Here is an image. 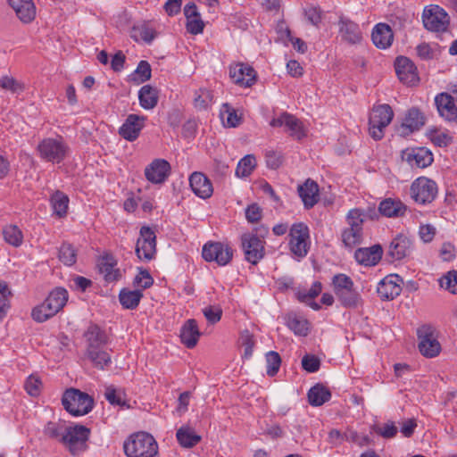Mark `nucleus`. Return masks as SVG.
<instances>
[{"label": "nucleus", "mask_w": 457, "mask_h": 457, "mask_svg": "<svg viewBox=\"0 0 457 457\" xmlns=\"http://www.w3.org/2000/svg\"><path fill=\"white\" fill-rule=\"evenodd\" d=\"M402 159L411 168L423 169L433 162L432 153L425 147L407 148L402 152Z\"/></svg>", "instance_id": "16"}, {"label": "nucleus", "mask_w": 457, "mask_h": 457, "mask_svg": "<svg viewBox=\"0 0 457 457\" xmlns=\"http://www.w3.org/2000/svg\"><path fill=\"white\" fill-rule=\"evenodd\" d=\"M256 166V159L253 154H247L237 163L236 175L238 178L248 177Z\"/></svg>", "instance_id": "45"}, {"label": "nucleus", "mask_w": 457, "mask_h": 457, "mask_svg": "<svg viewBox=\"0 0 457 457\" xmlns=\"http://www.w3.org/2000/svg\"><path fill=\"white\" fill-rule=\"evenodd\" d=\"M374 430L384 438H393L396 436L398 431L397 427L393 421H388L382 427H377Z\"/></svg>", "instance_id": "59"}, {"label": "nucleus", "mask_w": 457, "mask_h": 457, "mask_svg": "<svg viewBox=\"0 0 457 457\" xmlns=\"http://www.w3.org/2000/svg\"><path fill=\"white\" fill-rule=\"evenodd\" d=\"M302 366L306 371L313 373L319 370L320 367V361L315 355L306 354L302 359Z\"/></svg>", "instance_id": "57"}, {"label": "nucleus", "mask_w": 457, "mask_h": 457, "mask_svg": "<svg viewBox=\"0 0 457 457\" xmlns=\"http://www.w3.org/2000/svg\"><path fill=\"white\" fill-rule=\"evenodd\" d=\"M202 256L206 262H216L224 266L231 261L233 251L220 242H208L203 247Z\"/></svg>", "instance_id": "12"}, {"label": "nucleus", "mask_w": 457, "mask_h": 457, "mask_svg": "<svg viewBox=\"0 0 457 457\" xmlns=\"http://www.w3.org/2000/svg\"><path fill=\"white\" fill-rule=\"evenodd\" d=\"M86 356L93 363L94 367L99 370H104L112 362L110 353L104 348L86 350Z\"/></svg>", "instance_id": "39"}, {"label": "nucleus", "mask_w": 457, "mask_h": 457, "mask_svg": "<svg viewBox=\"0 0 457 457\" xmlns=\"http://www.w3.org/2000/svg\"><path fill=\"white\" fill-rule=\"evenodd\" d=\"M334 292L345 308H356L361 301L360 294L355 290L353 279L343 273L333 277Z\"/></svg>", "instance_id": "4"}, {"label": "nucleus", "mask_w": 457, "mask_h": 457, "mask_svg": "<svg viewBox=\"0 0 457 457\" xmlns=\"http://www.w3.org/2000/svg\"><path fill=\"white\" fill-rule=\"evenodd\" d=\"M394 112L389 104H380L373 107L369 119V131L371 137L380 140L384 137V129L392 121Z\"/></svg>", "instance_id": "7"}, {"label": "nucleus", "mask_w": 457, "mask_h": 457, "mask_svg": "<svg viewBox=\"0 0 457 457\" xmlns=\"http://www.w3.org/2000/svg\"><path fill=\"white\" fill-rule=\"evenodd\" d=\"M396 75L401 82L408 86H413L419 81L417 67L414 62L406 56H398L395 61Z\"/></svg>", "instance_id": "14"}, {"label": "nucleus", "mask_w": 457, "mask_h": 457, "mask_svg": "<svg viewBox=\"0 0 457 457\" xmlns=\"http://www.w3.org/2000/svg\"><path fill=\"white\" fill-rule=\"evenodd\" d=\"M55 313H50V309L46 308V303L36 306L31 312L33 320L37 322H44L54 316Z\"/></svg>", "instance_id": "54"}, {"label": "nucleus", "mask_w": 457, "mask_h": 457, "mask_svg": "<svg viewBox=\"0 0 457 457\" xmlns=\"http://www.w3.org/2000/svg\"><path fill=\"white\" fill-rule=\"evenodd\" d=\"M68 301V292L62 287L54 289L45 300L46 308L50 309V313L60 312Z\"/></svg>", "instance_id": "33"}, {"label": "nucleus", "mask_w": 457, "mask_h": 457, "mask_svg": "<svg viewBox=\"0 0 457 457\" xmlns=\"http://www.w3.org/2000/svg\"><path fill=\"white\" fill-rule=\"evenodd\" d=\"M342 242L347 248L353 249L354 246L360 245L363 239V231L358 228H345L343 229Z\"/></svg>", "instance_id": "40"}, {"label": "nucleus", "mask_w": 457, "mask_h": 457, "mask_svg": "<svg viewBox=\"0 0 457 457\" xmlns=\"http://www.w3.org/2000/svg\"><path fill=\"white\" fill-rule=\"evenodd\" d=\"M87 350L104 348L108 343L106 333L96 324H90L84 333Z\"/></svg>", "instance_id": "25"}, {"label": "nucleus", "mask_w": 457, "mask_h": 457, "mask_svg": "<svg viewBox=\"0 0 457 457\" xmlns=\"http://www.w3.org/2000/svg\"><path fill=\"white\" fill-rule=\"evenodd\" d=\"M17 17L23 23L31 22L36 17V6L32 0H7Z\"/></svg>", "instance_id": "28"}, {"label": "nucleus", "mask_w": 457, "mask_h": 457, "mask_svg": "<svg viewBox=\"0 0 457 457\" xmlns=\"http://www.w3.org/2000/svg\"><path fill=\"white\" fill-rule=\"evenodd\" d=\"M425 124L423 113L417 108L410 109L403 120L402 128L404 130L403 134L412 133L419 130Z\"/></svg>", "instance_id": "32"}, {"label": "nucleus", "mask_w": 457, "mask_h": 457, "mask_svg": "<svg viewBox=\"0 0 457 457\" xmlns=\"http://www.w3.org/2000/svg\"><path fill=\"white\" fill-rule=\"evenodd\" d=\"M145 116L129 114L119 129V134L128 141L132 142L136 140L145 126Z\"/></svg>", "instance_id": "20"}, {"label": "nucleus", "mask_w": 457, "mask_h": 457, "mask_svg": "<svg viewBox=\"0 0 457 457\" xmlns=\"http://www.w3.org/2000/svg\"><path fill=\"white\" fill-rule=\"evenodd\" d=\"M382 255L383 249L380 245L359 248L354 253L356 262L364 266H375L379 262Z\"/></svg>", "instance_id": "23"}, {"label": "nucleus", "mask_w": 457, "mask_h": 457, "mask_svg": "<svg viewBox=\"0 0 457 457\" xmlns=\"http://www.w3.org/2000/svg\"><path fill=\"white\" fill-rule=\"evenodd\" d=\"M50 203L54 213L59 218L67 215L69 197L62 191L56 190L50 197Z\"/></svg>", "instance_id": "38"}, {"label": "nucleus", "mask_w": 457, "mask_h": 457, "mask_svg": "<svg viewBox=\"0 0 457 457\" xmlns=\"http://www.w3.org/2000/svg\"><path fill=\"white\" fill-rule=\"evenodd\" d=\"M289 245L291 252L298 256L304 257L308 253L309 228L303 223H295L289 231Z\"/></svg>", "instance_id": "11"}, {"label": "nucleus", "mask_w": 457, "mask_h": 457, "mask_svg": "<svg viewBox=\"0 0 457 457\" xmlns=\"http://www.w3.org/2000/svg\"><path fill=\"white\" fill-rule=\"evenodd\" d=\"M41 381L40 379L34 376L30 375L24 385V388L27 393L31 396H37L40 393Z\"/></svg>", "instance_id": "58"}, {"label": "nucleus", "mask_w": 457, "mask_h": 457, "mask_svg": "<svg viewBox=\"0 0 457 457\" xmlns=\"http://www.w3.org/2000/svg\"><path fill=\"white\" fill-rule=\"evenodd\" d=\"M298 194L304 208L307 210L312 208L320 199L319 186L316 181L311 179H308L303 185L298 187Z\"/></svg>", "instance_id": "27"}, {"label": "nucleus", "mask_w": 457, "mask_h": 457, "mask_svg": "<svg viewBox=\"0 0 457 457\" xmlns=\"http://www.w3.org/2000/svg\"><path fill=\"white\" fill-rule=\"evenodd\" d=\"M304 14L308 21L315 27L322 21V12L319 7L310 6L304 10Z\"/></svg>", "instance_id": "60"}, {"label": "nucleus", "mask_w": 457, "mask_h": 457, "mask_svg": "<svg viewBox=\"0 0 457 457\" xmlns=\"http://www.w3.org/2000/svg\"><path fill=\"white\" fill-rule=\"evenodd\" d=\"M444 280L442 284L445 286V288L453 294H457V271H449Z\"/></svg>", "instance_id": "64"}, {"label": "nucleus", "mask_w": 457, "mask_h": 457, "mask_svg": "<svg viewBox=\"0 0 457 457\" xmlns=\"http://www.w3.org/2000/svg\"><path fill=\"white\" fill-rule=\"evenodd\" d=\"M134 285L141 289L149 288L154 284V278L145 269L140 268L134 278Z\"/></svg>", "instance_id": "53"}, {"label": "nucleus", "mask_w": 457, "mask_h": 457, "mask_svg": "<svg viewBox=\"0 0 457 457\" xmlns=\"http://www.w3.org/2000/svg\"><path fill=\"white\" fill-rule=\"evenodd\" d=\"M127 457H156L158 445L147 432H136L129 436L123 445Z\"/></svg>", "instance_id": "1"}, {"label": "nucleus", "mask_w": 457, "mask_h": 457, "mask_svg": "<svg viewBox=\"0 0 457 457\" xmlns=\"http://www.w3.org/2000/svg\"><path fill=\"white\" fill-rule=\"evenodd\" d=\"M177 439L179 445L185 448H191L201 441V436L197 435L190 426H182L177 430Z\"/></svg>", "instance_id": "35"}, {"label": "nucleus", "mask_w": 457, "mask_h": 457, "mask_svg": "<svg viewBox=\"0 0 457 457\" xmlns=\"http://www.w3.org/2000/svg\"><path fill=\"white\" fill-rule=\"evenodd\" d=\"M338 32L341 39L349 45H357L362 40L359 25L344 16H341L338 20Z\"/></svg>", "instance_id": "19"}, {"label": "nucleus", "mask_w": 457, "mask_h": 457, "mask_svg": "<svg viewBox=\"0 0 457 457\" xmlns=\"http://www.w3.org/2000/svg\"><path fill=\"white\" fill-rule=\"evenodd\" d=\"M348 228H358L363 231L364 212L361 209H351L346 215Z\"/></svg>", "instance_id": "47"}, {"label": "nucleus", "mask_w": 457, "mask_h": 457, "mask_svg": "<svg viewBox=\"0 0 457 457\" xmlns=\"http://www.w3.org/2000/svg\"><path fill=\"white\" fill-rule=\"evenodd\" d=\"M240 343L244 347V357L250 358L253 354L254 340L253 335H251L248 330H245L241 333Z\"/></svg>", "instance_id": "56"}, {"label": "nucleus", "mask_w": 457, "mask_h": 457, "mask_svg": "<svg viewBox=\"0 0 457 457\" xmlns=\"http://www.w3.org/2000/svg\"><path fill=\"white\" fill-rule=\"evenodd\" d=\"M130 37L136 42L145 41L150 43L154 39L155 32L146 25H138L132 28Z\"/></svg>", "instance_id": "43"}, {"label": "nucleus", "mask_w": 457, "mask_h": 457, "mask_svg": "<svg viewBox=\"0 0 457 457\" xmlns=\"http://www.w3.org/2000/svg\"><path fill=\"white\" fill-rule=\"evenodd\" d=\"M371 39L378 48L389 47L394 40V34L389 25L386 23L377 24L371 33Z\"/></svg>", "instance_id": "29"}, {"label": "nucleus", "mask_w": 457, "mask_h": 457, "mask_svg": "<svg viewBox=\"0 0 457 457\" xmlns=\"http://www.w3.org/2000/svg\"><path fill=\"white\" fill-rule=\"evenodd\" d=\"M37 150L41 159L53 163L62 162L69 153V146L62 137L44 138Z\"/></svg>", "instance_id": "6"}, {"label": "nucleus", "mask_w": 457, "mask_h": 457, "mask_svg": "<svg viewBox=\"0 0 457 457\" xmlns=\"http://www.w3.org/2000/svg\"><path fill=\"white\" fill-rule=\"evenodd\" d=\"M138 98L140 105L144 109H153L158 103V90L150 85H145L139 90Z\"/></svg>", "instance_id": "36"}, {"label": "nucleus", "mask_w": 457, "mask_h": 457, "mask_svg": "<svg viewBox=\"0 0 457 457\" xmlns=\"http://www.w3.org/2000/svg\"><path fill=\"white\" fill-rule=\"evenodd\" d=\"M406 210V205L398 199L386 198L378 205L379 212L388 218L402 217Z\"/></svg>", "instance_id": "31"}, {"label": "nucleus", "mask_w": 457, "mask_h": 457, "mask_svg": "<svg viewBox=\"0 0 457 457\" xmlns=\"http://www.w3.org/2000/svg\"><path fill=\"white\" fill-rule=\"evenodd\" d=\"M287 325L297 336L305 337L309 333V322L303 317L289 315Z\"/></svg>", "instance_id": "41"}, {"label": "nucleus", "mask_w": 457, "mask_h": 457, "mask_svg": "<svg viewBox=\"0 0 457 457\" xmlns=\"http://www.w3.org/2000/svg\"><path fill=\"white\" fill-rule=\"evenodd\" d=\"M151 66L146 61H140L135 73L139 76L140 82H145L151 78Z\"/></svg>", "instance_id": "61"}, {"label": "nucleus", "mask_w": 457, "mask_h": 457, "mask_svg": "<svg viewBox=\"0 0 457 457\" xmlns=\"http://www.w3.org/2000/svg\"><path fill=\"white\" fill-rule=\"evenodd\" d=\"M437 190V185L434 180L420 177L411 183L410 193L417 204H427L435 200Z\"/></svg>", "instance_id": "9"}, {"label": "nucleus", "mask_w": 457, "mask_h": 457, "mask_svg": "<svg viewBox=\"0 0 457 457\" xmlns=\"http://www.w3.org/2000/svg\"><path fill=\"white\" fill-rule=\"evenodd\" d=\"M321 289V283L316 281L312 284V287L308 291H299L297 293V299L302 303H308V301L313 300L315 297H317L320 294Z\"/></svg>", "instance_id": "52"}, {"label": "nucleus", "mask_w": 457, "mask_h": 457, "mask_svg": "<svg viewBox=\"0 0 457 457\" xmlns=\"http://www.w3.org/2000/svg\"><path fill=\"white\" fill-rule=\"evenodd\" d=\"M192 191L200 198L207 199L212 196L213 187L211 180L202 172H193L189 178Z\"/></svg>", "instance_id": "22"}, {"label": "nucleus", "mask_w": 457, "mask_h": 457, "mask_svg": "<svg viewBox=\"0 0 457 457\" xmlns=\"http://www.w3.org/2000/svg\"><path fill=\"white\" fill-rule=\"evenodd\" d=\"M287 120L286 122V128L290 132V135L296 139L303 138L305 134L303 132L302 124L298 119H296L294 115L289 114L287 116Z\"/></svg>", "instance_id": "51"}, {"label": "nucleus", "mask_w": 457, "mask_h": 457, "mask_svg": "<svg viewBox=\"0 0 457 457\" xmlns=\"http://www.w3.org/2000/svg\"><path fill=\"white\" fill-rule=\"evenodd\" d=\"M0 87L12 94H20L24 91V85L12 77L3 76L0 78Z\"/></svg>", "instance_id": "50"}, {"label": "nucleus", "mask_w": 457, "mask_h": 457, "mask_svg": "<svg viewBox=\"0 0 457 457\" xmlns=\"http://www.w3.org/2000/svg\"><path fill=\"white\" fill-rule=\"evenodd\" d=\"M422 18L424 27L430 31L442 32L447 29L449 24L448 14L438 5L425 9Z\"/></svg>", "instance_id": "13"}, {"label": "nucleus", "mask_w": 457, "mask_h": 457, "mask_svg": "<svg viewBox=\"0 0 457 457\" xmlns=\"http://www.w3.org/2000/svg\"><path fill=\"white\" fill-rule=\"evenodd\" d=\"M139 234L135 249L137 256L140 260L149 262L156 254V235L148 226H143Z\"/></svg>", "instance_id": "10"}, {"label": "nucleus", "mask_w": 457, "mask_h": 457, "mask_svg": "<svg viewBox=\"0 0 457 457\" xmlns=\"http://www.w3.org/2000/svg\"><path fill=\"white\" fill-rule=\"evenodd\" d=\"M267 363V374L270 377L275 376L281 365V357L278 353L270 351L265 354Z\"/></svg>", "instance_id": "49"}, {"label": "nucleus", "mask_w": 457, "mask_h": 457, "mask_svg": "<svg viewBox=\"0 0 457 457\" xmlns=\"http://www.w3.org/2000/svg\"><path fill=\"white\" fill-rule=\"evenodd\" d=\"M104 397L112 405L128 406L126 393L121 388H116L113 386H106Z\"/></svg>", "instance_id": "42"}, {"label": "nucleus", "mask_w": 457, "mask_h": 457, "mask_svg": "<svg viewBox=\"0 0 457 457\" xmlns=\"http://www.w3.org/2000/svg\"><path fill=\"white\" fill-rule=\"evenodd\" d=\"M65 428L66 427L62 423L49 421L44 428V433L51 438L60 440L62 438V435L64 434Z\"/></svg>", "instance_id": "55"}, {"label": "nucleus", "mask_w": 457, "mask_h": 457, "mask_svg": "<svg viewBox=\"0 0 457 457\" xmlns=\"http://www.w3.org/2000/svg\"><path fill=\"white\" fill-rule=\"evenodd\" d=\"M197 321L195 319H189L185 321L180 328L181 343L188 349L194 348L201 337Z\"/></svg>", "instance_id": "24"}, {"label": "nucleus", "mask_w": 457, "mask_h": 457, "mask_svg": "<svg viewBox=\"0 0 457 457\" xmlns=\"http://www.w3.org/2000/svg\"><path fill=\"white\" fill-rule=\"evenodd\" d=\"M4 238L9 245L18 247L22 244L23 235L16 225H8L3 229Z\"/></svg>", "instance_id": "44"}, {"label": "nucleus", "mask_w": 457, "mask_h": 457, "mask_svg": "<svg viewBox=\"0 0 457 457\" xmlns=\"http://www.w3.org/2000/svg\"><path fill=\"white\" fill-rule=\"evenodd\" d=\"M186 28L189 33L193 35H197L203 32L204 23L202 21L201 17L193 18L187 20Z\"/></svg>", "instance_id": "62"}, {"label": "nucleus", "mask_w": 457, "mask_h": 457, "mask_svg": "<svg viewBox=\"0 0 457 457\" xmlns=\"http://www.w3.org/2000/svg\"><path fill=\"white\" fill-rule=\"evenodd\" d=\"M142 297H143V293L139 289L129 290V289L123 288L120 291V294H119V300H120V304L125 309H129V310L136 309L138 306Z\"/></svg>", "instance_id": "37"}, {"label": "nucleus", "mask_w": 457, "mask_h": 457, "mask_svg": "<svg viewBox=\"0 0 457 457\" xmlns=\"http://www.w3.org/2000/svg\"><path fill=\"white\" fill-rule=\"evenodd\" d=\"M204 315L206 320L214 324L220 320L222 315V310L220 307L209 306L204 309Z\"/></svg>", "instance_id": "63"}, {"label": "nucleus", "mask_w": 457, "mask_h": 457, "mask_svg": "<svg viewBox=\"0 0 457 457\" xmlns=\"http://www.w3.org/2000/svg\"><path fill=\"white\" fill-rule=\"evenodd\" d=\"M413 250L411 240L404 235H397L389 244L386 256L390 262L401 261L411 255Z\"/></svg>", "instance_id": "15"}, {"label": "nucleus", "mask_w": 457, "mask_h": 457, "mask_svg": "<svg viewBox=\"0 0 457 457\" xmlns=\"http://www.w3.org/2000/svg\"><path fill=\"white\" fill-rule=\"evenodd\" d=\"M90 436V429L83 425L69 426L64 428L62 435V442L72 455H78L87 448V441Z\"/></svg>", "instance_id": "5"}, {"label": "nucleus", "mask_w": 457, "mask_h": 457, "mask_svg": "<svg viewBox=\"0 0 457 457\" xmlns=\"http://www.w3.org/2000/svg\"><path fill=\"white\" fill-rule=\"evenodd\" d=\"M59 260L67 266L73 265L77 261V251L69 243H63L59 249Z\"/></svg>", "instance_id": "46"}, {"label": "nucleus", "mask_w": 457, "mask_h": 457, "mask_svg": "<svg viewBox=\"0 0 457 457\" xmlns=\"http://www.w3.org/2000/svg\"><path fill=\"white\" fill-rule=\"evenodd\" d=\"M170 173V164L164 159L154 160L145 170L147 180L154 184L163 183Z\"/></svg>", "instance_id": "21"}, {"label": "nucleus", "mask_w": 457, "mask_h": 457, "mask_svg": "<svg viewBox=\"0 0 457 457\" xmlns=\"http://www.w3.org/2000/svg\"><path fill=\"white\" fill-rule=\"evenodd\" d=\"M435 103L440 115L447 120L457 123V107L453 98L447 93H441L435 98Z\"/></svg>", "instance_id": "26"}, {"label": "nucleus", "mask_w": 457, "mask_h": 457, "mask_svg": "<svg viewBox=\"0 0 457 457\" xmlns=\"http://www.w3.org/2000/svg\"><path fill=\"white\" fill-rule=\"evenodd\" d=\"M419 339V350L420 353L427 358L437 356L441 352V345L437 340L436 329L429 325L425 324L417 329Z\"/></svg>", "instance_id": "8"}, {"label": "nucleus", "mask_w": 457, "mask_h": 457, "mask_svg": "<svg viewBox=\"0 0 457 457\" xmlns=\"http://www.w3.org/2000/svg\"><path fill=\"white\" fill-rule=\"evenodd\" d=\"M212 93L206 88H200L195 94L194 105L196 109L205 110L212 102Z\"/></svg>", "instance_id": "48"}, {"label": "nucleus", "mask_w": 457, "mask_h": 457, "mask_svg": "<svg viewBox=\"0 0 457 457\" xmlns=\"http://www.w3.org/2000/svg\"><path fill=\"white\" fill-rule=\"evenodd\" d=\"M229 77L235 84L250 87L255 83L257 74L252 66L238 62L229 66Z\"/></svg>", "instance_id": "17"}, {"label": "nucleus", "mask_w": 457, "mask_h": 457, "mask_svg": "<svg viewBox=\"0 0 457 457\" xmlns=\"http://www.w3.org/2000/svg\"><path fill=\"white\" fill-rule=\"evenodd\" d=\"M62 404L72 416H83L92 411L95 402L88 394L71 387L63 393Z\"/></svg>", "instance_id": "2"}, {"label": "nucleus", "mask_w": 457, "mask_h": 457, "mask_svg": "<svg viewBox=\"0 0 457 457\" xmlns=\"http://www.w3.org/2000/svg\"><path fill=\"white\" fill-rule=\"evenodd\" d=\"M269 228L262 227L257 228V234L246 233L241 237V245L244 250L245 260L256 265L264 256L265 242L262 239L268 233Z\"/></svg>", "instance_id": "3"}, {"label": "nucleus", "mask_w": 457, "mask_h": 457, "mask_svg": "<svg viewBox=\"0 0 457 457\" xmlns=\"http://www.w3.org/2000/svg\"><path fill=\"white\" fill-rule=\"evenodd\" d=\"M331 398V392L322 384H316L308 392V401L312 406H320Z\"/></svg>", "instance_id": "34"}, {"label": "nucleus", "mask_w": 457, "mask_h": 457, "mask_svg": "<svg viewBox=\"0 0 457 457\" xmlns=\"http://www.w3.org/2000/svg\"><path fill=\"white\" fill-rule=\"evenodd\" d=\"M403 278L397 274L385 277L378 285L377 293L383 300H393L401 294Z\"/></svg>", "instance_id": "18"}, {"label": "nucleus", "mask_w": 457, "mask_h": 457, "mask_svg": "<svg viewBox=\"0 0 457 457\" xmlns=\"http://www.w3.org/2000/svg\"><path fill=\"white\" fill-rule=\"evenodd\" d=\"M116 266L117 262L112 255H105L99 261V271L106 282H115L121 278V272Z\"/></svg>", "instance_id": "30"}]
</instances>
